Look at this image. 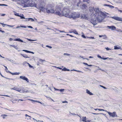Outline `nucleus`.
Returning a JSON list of instances; mask_svg holds the SVG:
<instances>
[{
	"mask_svg": "<svg viewBox=\"0 0 122 122\" xmlns=\"http://www.w3.org/2000/svg\"><path fill=\"white\" fill-rule=\"evenodd\" d=\"M116 8L117 9V10H118L119 12H120L121 13L122 12V10H119L118 9V8L117 7H116Z\"/></svg>",
	"mask_w": 122,
	"mask_h": 122,
	"instance_id": "obj_40",
	"label": "nucleus"
},
{
	"mask_svg": "<svg viewBox=\"0 0 122 122\" xmlns=\"http://www.w3.org/2000/svg\"><path fill=\"white\" fill-rule=\"evenodd\" d=\"M81 18L83 19H86L87 18L86 15L85 14H83L81 15Z\"/></svg>",
	"mask_w": 122,
	"mask_h": 122,
	"instance_id": "obj_25",
	"label": "nucleus"
},
{
	"mask_svg": "<svg viewBox=\"0 0 122 122\" xmlns=\"http://www.w3.org/2000/svg\"><path fill=\"white\" fill-rule=\"evenodd\" d=\"M114 49L115 50H118L120 49L121 50H122V49L121 47L120 46H115L114 47Z\"/></svg>",
	"mask_w": 122,
	"mask_h": 122,
	"instance_id": "obj_19",
	"label": "nucleus"
},
{
	"mask_svg": "<svg viewBox=\"0 0 122 122\" xmlns=\"http://www.w3.org/2000/svg\"><path fill=\"white\" fill-rule=\"evenodd\" d=\"M0 6H8V5L5 4H0Z\"/></svg>",
	"mask_w": 122,
	"mask_h": 122,
	"instance_id": "obj_46",
	"label": "nucleus"
},
{
	"mask_svg": "<svg viewBox=\"0 0 122 122\" xmlns=\"http://www.w3.org/2000/svg\"><path fill=\"white\" fill-rule=\"evenodd\" d=\"M86 92L88 94H89L90 95H93V94L91 92L88 90V89H86Z\"/></svg>",
	"mask_w": 122,
	"mask_h": 122,
	"instance_id": "obj_16",
	"label": "nucleus"
},
{
	"mask_svg": "<svg viewBox=\"0 0 122 122\" xmlns=\"http://www.w3.org/2000/svg\"><path fill=\"white\" fill-rule=\"evenodd\" d=\"M94 11L95 12L96 14H98V15H99L100 11L99 10V9L98 8H94Z\"/></svg>",
	"mask_w": 122,
	"mask_h": 122,
	"instance_id": "obj_9",
	"label": "nucleus"
},
{
	"mask_svg": "<svg viewBox=\"0 0 122 122\" xmlns=\"http://www.w3.org/2000/svg\"><path fill=\"white\" fill-rule=\"evenodd\" d=\"M97 57H98L100 58L101 59H102V57L101 56H100L99 55H97Z\"/></svg>",
	"mask_w": 122,
	"mask_h": 122,
	"instance_id": "obj_55",
	"label": "nucleus"
},
{
	"mask_svg": "<svg viewBox=\"0 0 122 122\" xmlns=\"http://www.w3.org/2000/svg\"><path fill=\"white\" fill-rule=\"evenodd\" d=\"M8 116L5 114L1 115V117H2L3 119H5L6 117L7 116Z\"/></svg>",
	"mask_w": 122,
	"mask_h": 122,
	"instance_id": "obj_30",
	"label": "nucleus"
},
{
	"mask_svg": "<svg viewBox=\"0 0 122 122\" xmlns=\"http://www.w3.org/2000/svg\"><path fill=\"white\" fill-rule=\"evenodd\" d=\"M25 116L26 117V118L27 119H31V117L30 116L28 115L27 114H26L25 115Z\"/></svg>",
	"mask_w": 122,
	"mask_h": 122,
	"instance_id": "obj_23",
	"label": "nucleus"
},
{
	"mask_svg": "<svg viewBox=\"0 0 122 122\" xmlns=\"http://www.w3.org/2000/svg\"><path fill=\"white\" fill-rule=\"evenodd\" d=\"M46 12L48 13H53L54 12V10L53 9H51L50 10H48L47 8H46Z\"/></svg>",
	"mask_w": 122,
	"mask_h": 122,
	"instance_id": "obj_4",
	"label": "nucleus"
},
{
	"mask_svg": "<svg viewBox=\"0 0 122 122\" xmlns=\"http://www.w3.org/2000/svg\"><path fill=\"white\" fill-rule=\"evenodd\" d=\"M31 18H25V19H26V20H25V21H27V20H28V21H30V20H31Z\"/></svg>",
	"mask_w": 122,
	"mask_h": 122,
	"instance_id": "obj_45",
	"label": "nucleus"
},
{
	"mask_svg": "<svg viewBox=\"0 0 122 122\" xmlns=\"http://www.w3.org/2000/svg\"><path fill=\"white\" fill-rule=\"evenodd\" d=\"M106 50L107 51H108L110 49H109V48H108V47L106 48Z\"/></svg>",
	"mask_w": 122,
	"mask_h": 122,
	"instance_id": "obj_62",
	"label": "nucleus"
},
{
	"mask_svg": "<svg viewBox=\"0 0 122 122\" xmlns=\"http://www.w3.org/2000/svg\"><path fill=\"white\" fill-rule=\"evenodd\" d=\"M19 17H20V19H25V18L24 17V15L22 14H20L19 15Z\"/></svg>",
	"mask_w": 122,
	"mask_h": 122,
	"instance_id": "obj_22",
	"label": "nucleus"
},
{
	"mask_svg": "<svg viewBox=\"0 0 122 122\" xmlns=\"http://www.w3.org/2000/svg\"><path fill=\"white\" fill-rule=\"evenodd\" d=\"M20 73L19 72H15V75H19Z\"/></svg>",
	"mask_w": 122,
	"mask_h": 122,
	"instance_id": "obj_64",
	"label": "nucleus"
},
{
	"mask_svg": "<svg viewBox=\"0 0 122 122\" xmlns=\"http://www.w3.org/2000/svg\"><path fill=\"white\" fill-rule=\"evenodd\" d=\"M56 11H61V8L59 6H57L55 10Z\"/></svg>",
	"mask_w": 122,
	"mask_h": 122,
	"instance_id": "obj_18",
	"label": "nucleus"
},
{
	"mask_svg": "<svg viewBox=\"0 0 122 122\" xmlns=\"http://www.w3.org/2000/svg\"><path fill=\"white\" fill-rule=\"evenodd\" d=\"M0 75H1V76L3 77H4L6 79H10V80H13V79H10V78H7V77H4V76H3L1 74V72L0 71Z\"/></svg>",
	"mask_w": 122,
	"mask_h": 122,
	"instance_id": "obj_33",
	"label": "nucleus"
},
{
	"mask_svg": "<svg viewBox=\"0 0 122 122\" xmlns=\"http://www.w3.org/2000/svg\"><path fill=\"white\" fill-rule=\"evenodd\" d=\"M60 11H56V12H55L54 13V14L60 16L61 15V13L60 12Z\"/></svg>",
	"mask_w": 122,
	"mask_h": 122,
	"instance_id": "obj_17",
	"label": "nucleus"
},
{
	"mask_svg": "<svg viewBox=\"0 0 122 122\" xmlns=\"http://www.w3.org/2000/svg\"><path fill=\"white\" fill-rule=\"evenodd\" d=\"M3 66L5 68V70L6 71L7 73H8V72L10 71H9L8 70V69L6 66H5L3 65Z\"/></svg>",
	"mask_w": 122,
	"mask_h": 122,
	"instance_id": "obj_31",
	"label": "nucleus"
},
{
	"mask_svg": "<svg viewBox=\"0 0 122 122\" xmlns=\"http://www.w3.org/2000/svg\"><path fill=\"white\" fill-rule=\"evenodd\" d=\"M62 15L65 16L69 18L75 19L79 18L80 16V14H77L76 12L71 13L69 9L64 8L62 11Z\"/></svg>",
	"mask_w": 122,
	"mask_h": 122,
	"instance_id": "obj_1",
	"label": "nucleus"
},
{
	"mask_svg": "<svg viewBox=\"0 0 122 122\" xmlns=\"http://www.w3.org/2000/svg\"><path fill=\"white\" fill-rule=\"evenodd\" d=\"M94 8L91 7L89 8V10L90 12L92 13L94 11Z\"/></svg>",
	"mask_w": 122,
	"mask_h": 122,
	"instance_id": "obj_21",
	"label": "nucleus"
},
{
	"mask_svg": "<svg viewBox=\"0 0 122 122\" xmlns=\"http://www.w3.org/2000/svg\"><path fill=\"white\" fill-rule=\"evenodd\" d=\"M38 9L42 12L45 11V8L43 6H39Z\"/></svg>",
	"mask_w": 122,
	"mask_h": 122,
	"instance_id": "obj_10",
	"label": "nucleus"
},
{
	"mask_svg": "<svg viewBox=\"0 0 122 122\" xmlns=\"http://www.w3.org/2000/svg\"><path fill=\"white\" fill-rule=\"evenodd\" d=\"M14 15L16 16H19V13H17L16 12L15 13H14Z\"/></svg>",
	"mask_w": 122,
	"mask_h": 122,
	"instance_id": "obj_44",
	"label": "nucleus"
},
{
	"mask_svg": "<svg viewBox=\"0 0 122 122\" xmlns=\"http://www.w3.org/2000/svg\"><path fill=\"white\" fill-rule=\"evenodd\" d=\"M91 22L94 25H95L97 24V21L96 19H92L90 20Z\"/></svg>",
	"mask_w": 122,
	"mask_h": 122,
	"instance_id": "obj_5",
	"label": "nucleus"
},
{
	"mask_svg": "<svg viewBox=\"0 0 122 122\" xmlns=\"http://www.w3.org/2000/svg\"><path fill=\"white\" fill-rule=\"evenodd\" d=\"M8 73L11 74L12 75H15V73H12V72H11L10 71H9L8 72Z\"/></svg>",
	"mask_w": 122,
	"mask_h": 122,
	"instance_id": "obj_49",
	"label": "nucleus"
},
{
	"mask_svg": "<svg viewBox=\"0 0 122 122\" xmlns=\"http://www.w3.org/2000/svg\"><path fill=\"white\" fill-rule=\"evenodd\" d=\"M81 36L83 38H86V37L84 35V34L82 35Z\"/></svg>",
	"mask_w": 122,
	"mask_h": 122,
	"instance_id": "obj_53",
	"label": "nucleus"
},
{
	"mask_svg": "<svg viewBox=\"0 0 122 122\" xmlns=\"http://www.w3.org/2000/svg\"><path fill=\"white\" fill-rule=\"evenodd\" d=\"M70 54H67V53H64V55H66L67 56H69L70 55Z\"/></svg>",
	"mask_w": 122,
	"mask_h": 122,
	"instance_id": "obj_56",
	"label": "nucleus"
},
{
	"mask_svg": "<svg viewBox=\"0 0 122 122\" xmlns=\"http://www.w3.org/2000/svg\"><path fill=\"white\" fill-rule=\"evenodd\" d=\"M10 45V46L14 47V48H15L17 50L18 49V47L16 46H15L14 45Z\"/></svg>",
	"mask_w": 122,
	"mask_h": 122,
	"instance_id": "obj_27",
	"label": "nucleus"
},
{
	"mask_svg": "<svg viewBox=\"0 0 122 122\" xmlns=\"http://www.w3.org/2000/svg\"><path fill=\"white\" fill-rule=\"evenodd\" d=\"M27 63L26 61H24L23 63V65H25V64L27 63Z\"/></svg>",
	"mask_w": 122,
	"mask_h": 122,
	"instance_id": "obj_60",
	"label": "nucleus"
},
{
	"mask_svg": "<svg viewBox=\"0 0 122 122\" xmlns=\"http://www.w3.org/2000/svg\"><path fill=\"white\" fill-rule=\"evenodd\" d=\"M108 58L102 57L101 59H102L103 60H106Z\"/></svg>",
	"mask_w": 122,
	"mask_h": 122,
	"instance_id": "obj_57",
	"label": "nucleus"
},
{
	"mask_svg": "<svg viewBox=\"0 0 122 122\" xmlns=\"http://www.w3.org/2000/svg\"><path fill=\"white\" fill-rule=\"evenodd\" d=\"M46 47H48L50 49H51L52 48V47L51 46H50L48 45H46Z\"/></svg>",
	"mask_w": 122,
	"mask_h": 122,
	"instance_id": "obj_52",
	"label": "nucleus"
},
{
	"mask_svg": "<svg viewBox=\"0 0 122 122\" xmlns=\"http://www.w3.org/2000/svg\"><path fill=\"white\" fill-rule=\"evenodd\" d=\"M62 70L64 71H70V70L69 69H67L65 67L64 68L62 69Z\"/></svg>",
	"mask_w": 122,
	"mask_h": 122,
	"instance_id": "obj_28",
	"label": "nucleus"
},
{
	"mask_svg": "<svg viewBox=\"0 0 122 122\" xmlns=\"http://www.w3.org/2000/svg\"><path fill=\"white\" fill-rule=\"evenodd\" d=\"M83 64H84L85 65H87L88 66V64H87V63H84V62H83Z\"/></svg>",
	"mask_w": 122,
	"mask_h": 122,
	"instance_id": "obj_63",
	"label": "nucleus"
},
{
	"mask_svg": "<svg viewBox=\"0 0 122 122\" xmlns=\"http://www.w3.org/2000/svg\"><path fill=\"white\" fill-rule=\"evenodd\" d=\"M22 51H24L25 52H26V53H29V51H28V50H22Z\"/></svg>",
	"mask_w": 122,
	"mask_h": 122,
	"instance_id": "obj_42",
	"label": "nucleus"
},
{
	"mask_svg": "<svg viewBox=\"0 0 122 122\" xmlns=\"http://www.w3.org/2000/svg\"><path fill=\"white\" fill-rule=\"evenodd\" d=\"M108 113L109 115L112 117H115V114H116V112H108Z\"/></svg>",
	"mask_w": 122,
	"mask_h": 122,
	"instance_id": "obj_8",
	"label": "nucleus"
},
{
	"mask_svg": "<svg viewBox=\"0 0 122 122\" xmlns=\"http://www.w3.org/2000/svg\"><path fill=\"white\" fill-rule=\"evenodd\" d=\"M12 89L16 91L19 92H20L21 90V89H20V87L19 88L14 87L12 88Z\"/></svg>",
	"mask_w": 122,
	"mask_h": 122,
	"instance_id": "obj_12",
	"label": "nucleus"
},
{
	"mask_svg": "<svg viewBox=\"0 0 122 122\" xmlns=\"http://www.w3.org/2000/svg\"><path fill=\"white\" fill-rule=\"evenodd\" d=\"M20 55L23 57L25 58H29L30 57L28 56L25 54H21Z\"/></svg>",
	"mask_w": 122,
	"mask_h": 122,
	"instance_id": "obj_24",
	"label": "nucleus"
},
{
	"mask_svg": "<svg viewBox=\"0 0 122 122\" xmlns=\"http://www.w3.org/2000/svg\"><path fill=\"white\" fill-rule=\"evenodd\" d=\"M102 37L103 39H106L107 38V36H106L105 35H103Z\"/></svg>",
	"mask_w": 122,
	"mask_h": 122,
	"instance_id": "obj_34",
	"label": "nucleus"
},
{
	"mask_svg": "<svg viewBox=\"0 0 122 122\" xmlns=\"http://www.w3.org/2000/svg\"><path fill=\"white\" fill-rule=\"evenodd\" d=\"M110 17L117 20L122 21V18L119 17L118 16L111 17Z\"/></svg>",
	"mask_w": 122,
	"mask_h": 122,
	"instance_id": "obj_3",
	"label": "nucleus"
},
{
	"mask_svg": "<svg viewBox=\"0 0 122 122\" xmlns=\"http://www.w3.org/2000/svg\"><path fill=\"white\" fill-rule=\"evenodd\" d=\"M64 90V89H59V91H60V92H63Z\"/></svg>",
	"mask_w": 122,
	"mask_h": 122,
	"instance_id": "obj_47",
	"label": "nucleus"
},
{
	"mask_svg": "<svg viewBox=\"0 0 122 122\" xmlns=\"http://www.w3.org/2000/svg\"><path fill=\"white\" fill-rule=\"evenodd\" d=\"M110 5H107V4H105L104 5V6H107L109 7Z\"/></svg>",
	"mask_w": 122,
	"mask_h": 122,
	"instance_id": "obj_51",
	"label": "nucleus"
},
{
	"mask_svg": "<svg viewBox=\"0 0 122 122\" xmlns=\"http://www.w3.org/2000/svg\"><path fill=\"white\" fill-rule=\"evenodd\" d=\"M28 40V41H36V40H32V39H28V38H26Z\"/></svg>",
	"mask_w": 122,
	"mask_h": 122,
	"instance_id": "obj_38",
	"label": "nucleus"
},
{
	"mask_svg": "<svg viewBox=\"0 0 122 122\" xmlns=\"http://www.w3.org/2000/svg\"><path fill=\"white\" fill-rule=\"evenodd\" d=\"M54 88L55 90L57 91H59V89H56V88L55 87H54Z\"/></svg>",
	"mask_w": 122,
	"mask_h": 122,
	"instance_id": "obj_61",
	"label": "nucleus"
},
{
	"mask_svg": "<svg viewBox=\"0 0 122 122\" xmlns=\"http://www.w3.org/2000/svg\"><path fill=\"white\" fill-rule=\"evenodd\" d=\"M33 120H34L35 122H44L42 121H40L39 120H37L36 119H35L34 118H33Z\"/></svg>",
	"mask_w": 122,
	"mask_h": 122,
	"instance_id": "obj_29",
	"label": "nucleus"
},
{
	"mask_svg": "<svg viewBox=\"0 0 122 122\" xmlns=\"http://www.w3.org/2000/svg\"><path fill=\"white\" fill-rule=\"evenodd\" d=\"M109 7L110 8H111V9H112L113 8H114V7L113 6H112V5H110V7Z\"/></svg>",
	"mask_w": 122,
	"mask_h": 122,
	"instance_id": "obj_54",
	"label": "nucleus"
},
{
	"mask_svg": "<svg viewBox=\"0 0 122 122\" xmlns=\"http://www.w3.org/2000/svg\"><path fill=\"white\" fill-rule=\"evenodd\" d=\"M100 86H101V87L103 88L104 89H107V88H106V87L103 86L101 85H100Z\"/></svg>",
	"mask_w": 122,
	"mask_h": 122,
	"instance_id": "obj_48",
	"label": "nucleus"
},
{
	"mask_svg": "<svg viewBox=\"0 0 122 122\" xmlns=\"http://www.w3.org/2000/svg\"><path fill=\"white\" fill-rule=\"evenodd\" d=\"M14 40L15 41H18L21 42H24V41L20 39V38H17L15 39Z\"/></svg>",
	"mask_w": 122,
	"mask_h": 122,
	"instance_id": "obj_14",
	"label": "nucleus"
},
{
	"mask_svg": "<svg viewBox=\"0 0 122 122\" xmlns=\"http://www.w3.org/2000/svg\"><path fill=\"white\" fill-rule=\"evenodd\" d=\"M36 5L35 3H34V2L32 1L31 3H29L28 6L30 7H36Z\"/></svg>",
	"mask_w": 122,
	"mask_h": 122,
	"instance_id": "obj_6",
	"label": "nucleus"
},
{
	"mask_svg": "<svg viewBox=\"0 0 122 122\" xmlns=\"http://www.w3.org/2000/svg\"><path fill=\"white\" fill-rule=\"evenodd\" d=\"M27 27H28V28H31V29H32L33 28V27L31 26H28Z\"/></svg>",
	"mask_w": 122,
	"mask_h": 122,
	"instance_id": "obj_59",
	"label": "nucleus"
},
{
	"mask_svg": "<svg viewBox=\"0 0 122 122\" xmlns=\"http://www.w3.org/2000/svg\"><path fill=\"white\" fill-rule=\"evenodd\" d=\"M29 0H22L21 1L24 3H26L29 1Z\"/></svg>",
	"mask_w": 122,
	"mask_h": 122,
	"instance_id": "obj_35",
	"label": "nucleus"
},
{
	"mask_svg": "<svg viewBox=\"0 0 122 122\" xmlns=\"http://www.w3.org/2000/svg\"><path fill=\"white\" fill-rule=\"evenodd\" d=\"M82 121L83 122H86V117H82Z\"/></svg>",
	"mask_w": 122,
	"mask_h": 122,
	"instance_id": "obj_26",
	"label": "nucleus"
},
{
	"mask_svg": "<svg viewBox=\"0 0 122 122\" xmlns=\"http://www.w3.org/2000/svg\"><path fill=\"white\" fill-rule=\"evenodd\" d=\"M20 78L22 79L23 80H25L27 82H29V80L28 78L26 77L25 76H20Z\"/></svg>",
	"mask_w": 122,
	"mask_h": 122,
	"instance_id": "obj_7",
	"label": "nucleus"
},
{
	"mask_svg": "<svg viewBox=\"0 0 122 122\" xmlns=\"http://www.w3.org/2000/svg\"><path fill=\"white\" fill-rule=\"evenodd\" d=\"M27 64H28L29 67L30 68H32L33 67V66H32L31 65L28 63H27Z\"/></svg>",
	"mask_w": 122,
	"mask_h": 122,
	"instance_id": "obj_50",
	"label": "nucleus"
},
{
	"mask_svg": "<svg viewBox=\"0 0 122 122\" xmlns=\"http://www.w3.org/2000/svg\"><path fill=\"white\" fill-rule=\"evenodd\" d=\"M82 7L84 8H86V5L85 4H83L82 5Z\"/></svg>",
	"mask_w": 122,
	"mask_h": 122,
	"instance_id": "obj_36",
	"label": "nucleus"
},
{
	"mask_svg": "<svg viewBox=\"0 0 122 122\" xmlns=\"http://www.w3.org/2000/svg\"><path fill=\"white\" fill-rule=\"evenodd\" d=\"M83 2H86L88 4H89L90 2V0H82Z\"/></svg>",
	"mask_w": 122,
	"mask_h": 122,
	"instance_id": "obj_32",
	"label": "nucleus"
},
{
	"mask_svg": "<svg viewBox=\"0 0 122 122\" xmlns=\"http://www.w3.org/2000/svg\"><path fill=\"white\" fill-rule=\"evenodd\" d=\"M20 89H21L20 92L21 93H24L25 92V91L24 89V88L22 87H20Z\"/></svg>",
	"mask_w": 122,
	"mask_h": 122,
	"instance_id": "obj_15",
	"label": "nucleus"
},
{
	"mask_svg": "<svg viewBox=\"0 0 122 122\" xmlns=\"http://www.w3.org/2000/svg\"><path fill=\"white\" fill-rule=\"evenodd\" d=\"M20 26H17L16 28L14 27L13 28V29H17V28H20V27H22V28H26L27 27V26H26L25 25H20Z\"/></svg>",
	"mask_w": 122,
	"mask_h": 122,
	"instance_id": "obj_13",
	"label": "nucleus"
},
{
	"mask_svg": "<svg viewBox=\"0 0 122 122\" xmlns=\"http://www.w3.org/2000/svg\"><path fill=\"white\" fill-rule=\"evenodd\" d=\"M39 61H40L41 63H43V62L44 61H46L45 60H43L41 59H39Z\"/></svg>",
	"mask_w": 122,
	"mask_h": 122,
	"instance_id": "obj_37",
	"label": "nucleus"
},
{
	"mask_svg": "<svg viewBox=\"0 0 122 122\" xmlns=\"http://www.w3.org/2000/svg\"><path fill=\"white\" fill-rule=\"evenodd\" d=\"M72 32L76 34H78V33L75 30H73Z\"/></svg>",
	"mask_w": 122,
	"mask_h": 122,
	"instance_id": "obj_41",
	"label": "nucleus"
},
{
	"mask_svg": "<svg viewBox=\"0 0 122 122\" xmlns=\"http://www.w3.org/2000/svg\"><path fill=\"white\" fill-rule=\"evenodd\" d=\"M96 20L98 23H100L102 22L103 20L101 18V16L100 15H98L96 17Z\"/></svg>",
	"mask_w": 122,
	"mask_h": 122,
	"instance_id": "obj_2",
	"label": "nucleus"
},
{
	"mask_svg": "<svg viewBox=\"0 0 122 122\" xmlns=\"http://www.w3.org/2000/svg\"><path fill=\"white\" fill-rule=\"evenodd\" d=\"M7 26H8L10 27H13V26H14V25H7Z\"/></svg>",
	"mask_w": 122,
	"mask_h": 122,
	"instance_id": "obj_58",
	"label": "nucleus"
},
{
	"mask_svg": "<svg viewBox=\"0 0 122 122\" xmlns=\"http://www.w3.org/2000/svg\"><path fill=\"white\" fill-rule=\"evenodd\" d=\"M99 15H101L103 16L106 17L107 16V15L105 13L103 12L102 11H101L100 12V14Z\"/></svg>",
	"mask_w": 122,
	"mask_h": 122,
	"instance_id": "obj_20",
	"label": "nucleus"
},
{
	"mask_svg": "<svg viewBox=\"0 0 122 122\" xmlns=\"http://www.w3.org/2000/svg\"><path fill=\"white\" fill-rule=\"evenodd\" d=\"M0 24L2 25L3 26V27H5V25H7V24H4L3 23H0Z\"/></svg>",
	"mask_w": 122,
	"mask_h": 122,
	"instance_id": "obj_43",
	"label": "nucleus"
},
{
	"mask_svg": "<svg viewBox=\"0 0 122 122\" xmlns=\"http://www.w3.org/2000/svg\"><path fill=\"white\" fill-rule=\"evenodd\" d=\"M31 101L33 102V103H34V102H38V101L35 100H34L32 99L30 100Z\"/></svg>",
	"mask_w": 122,
	"mask_h": 122,
	"instance_id": "obj_39",
	"label": "nucleus"
},
{
	"mask_svg": "<svg viewBox=\"0 0 122 122\" xmlns=\"http://www.w3.org/2000/svg\"><path fill=\"white\" fill-rule=\"evenodd\" d=\"M107 27L109 29H111L112 30H114L116 29V27L113 25L111 26H107Z\"/></svg>",
	"mask_w": 122,
	"mask_h": 122,
	"instance_id": "obj_11",
	"label": "nucleus"
}]
</instances>
